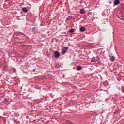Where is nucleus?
<instances>
[{
  "instance_id": "1",
  "label": "nucleus",
  "mask_w": 124,
  "mask_h": 124,
  "mask_svg": "<svg viewBox=\"0 0 124 124\" xmlns=\"http://www.w3.org/2000/svg\"><path fill=\"white\" fill-rule=\"evenodd\" d=\"M99 61H100V58L98 56L93 57L91 59L92 62H98Z\"/></svg>"
},
{
  "instance_id": "2",
  "label": "nucleus",
  "mask_w": 124,
  "mask_h": 124,
  "mask_svg": "<svg viewBox=\"0 0 124 124\" xmlns=\"http://www.w3.org/2000/svg\"><path fill=\"white\" fill-rule=\"evenodd\" d=\"M54 57L56 58L60 57V52L58 51L54 52Z\"/></svg>"
},
{
  "instance_id": "3",
  "label": "nucleus",
  "mask_w": 124,
  "mask_h": 124,
  "mask_svg": "<svg viewBox=\"0 0 124 124\" xmlns=\"http://www.w3.org/2000/svg\"><path fill=\"white\" fill-rule=\"evenodd\" d=\"M68 50V46H66L62 50V54H63V55H64V54H65V53H66V50Z\"/></svg>"
},
{
  "instance_id": "4",
  "label": "nucleus",
  "mask_w": 124,
  "mask_h": 124,
  "mask_svg": "<svg viewBox=\"0 0 124 124\" xmlns=\"http://www.w3.org/2000/svg\"><path fill=\"white\" fill-rule=\"evenodd\" d=\"M114 4L115 5H119V4H120V0H115L114 1Z\"/></svg>"
},
{
  "instance_id": "5",
  "label": "nucleus",
  "mask_w": 124,
  "mask_h": 124,
  "mask_svg": "<svg viewBox=\"0 0 124 124\" xmlns=\"http://www.w3.org/2000/svg\"><path fill=\"white\" fill-rule=\"evenodd\" d=\"M116 58L114 56H109V60L111 61V62H115Z\"/></svg>"
},
{
  "instance_id": "6",
  "label": "nucleus",
  "mask_w": 124,
  "mask_h": 124,
  "mask_svg": "<svg viewBox=\"0 0 124 124\" xmlns=\"http://www.w3.org/2000/svg\"><path fill=\"white\" fill-rule=\"evenodd\" d=\"M85 30H86V29L84 27H81L79 29L80 31H81L82 32H83V31H85Z\"/></svg>"
},
{
  "instance_id": "7",
  "label": "nucleus",
  "mask_w": 124,
  "mask_h": 124,
  "mask_svg": "<svg viewBox=\"0 0 124 124\" xmlns=\"http://www.w3.org/2000/svg\"><path fill=\"white\" fill-rule=\"evenodd\" d=\"M22 11L25 13H27V12H28V9L25 7H23L22 8Z\"/></svg>"
},
{
  "instance_id": "8",
  "label": "nucleus",
  "mask_w": 124,
  "mask_h": 124,
  "mask_svg": "<svg viewBox=\"0 0 124 124\" xmlns=\"http://www.w3.org/2000/svg\"><path fill=\"white\" fill-rule=\"evenodd\" d=\"M82 67L80 66H78L77 67V70H78V71H80V70H82Z\"/></svg>"
},
{
  "instance_id": "9",
  "label": "nucleus",
  "mask_w": 124,
  "mask_h": 124,
  "mask_svg": "<svg viewBox=\"0 0 124 124\" xmlns=\"http://www.w3.org/2000/svg\"><path fill=\"white\" fill-rule=\"evenodd\" d=\"M80 13L81 14H84V13H85V10L83 9H81L80 10Z\"/></svg>"
},
{
  "instance_id": "10",
  "label": "nucleus",
  "mask_w": 124,
  "mask_h": 124,
  "mask_svg": "<svg viewBox=\"0 0 124 124\" xmlns=\"http://www.w3.org/2000/svg\"><path fill=\"white\" fill-rule=\"evenodd\" d=\"M69 32H70V33H72V32H74V29L73 28L69 30Z\"/></svg>"
},
{
  "instance_id": "11",
  "label": "nucleus",
  "mask_w": 124,
  "mask_h": 124,
  "mask_svg": "<svg viewBox=\"0 0 124 124\" xmlns=\"http://www.w3.org/2000/svg\"><path fill=\"white\" fill-rule=\"evenodd\" d=\"M3 70L6 71V70H7V66L4 65V68H3Z\"/></svg>"
},
{
  "instance_id": "12",
  "label": "nucleus",
  "mask_w": 124,
  "mask_h": 124,
  "mask_svg": "<svg viewBox=\"0 0 124 124\" xmlns=\"http://www.w3.org/2000/svg\"><path fill=\"white\" fill-rule=\"evenodd\" d=\"M66 123H67V124H74V123L71 122H70V121H67Z\"/></svg>"
},
{
  "instance_id": "13",
  "label": "nucleus",
  "mask_w": 124,
  "mask_h": 124,
  "mask_svg": "<svg viewBox=\"0 0 124 124\" xmlns=\"http://www.w3.org/2000/svg\"><path fill=\"white\" fill-rule=\"evenodd\" d=\"M12 71H13V72H14L15 73H16V70L15 69V68H12Z\"/></svg>"
},
{
  "instance_id": "14",
  "label": "nucleus",
  "mask_w": 124,
  "mask_h": 124,
  "mask_svg": "<svg viewBox=\"0 0 124 124\" xmlns=\"http://www.w3.org/2000/svg\"><path fill=\"white\" fill-rule=\"evenodd\" d=\"M66 19L67 20H70V19H71V16H68Z\"/></svg>"
},
{
  "instance_id": "15",
  "label": "nucleus",
  "mask_w": 124,
  "mask_h": 124,
  "mask_svg": "<svg viewBox=\"0 0 124 124\" xmlns=\"http://www.w3.org/2000/svg\"><path fill=\"white\" fill-rule=\"evenodd\" d=\"M59 63H57L55 64V67H56V68H59Z\"/></svg>"
},
{
  "instance_id": "16",
  "label": "nucleus",
  "mask_w": 124,
  "mask_h": 124,
  "mask_svg": "<svg viewBox=\"0 0 124 124\" xmlns=\"http://www.w3.org/2000/svg\"><path fill=\"white\" fill-rule=\"evenodd\" d=\"M4 101L5 102H8V100H7V99H5Z\"/></svg>"
},
{
  "instance_id": "17",
  "label": "nucleus",
  "mask_w": 124,
  "mask_h": 124,
  "mask_svg": "<svg viewBox=\"0 0 124 124\" xmlns=\"http://www.w3.org/2000/svg\"><path fill=\"white\" fill-rule=\"evenodd\" d=\"M122 92L124 93V87H123V88L122 89Z\"/></svg>"
},
{
  "instance_id": "18",
  "label": "nucleus",
  "mask_w": 124,
  "mask_h": 124,
  "mask_svg": "<svg viewBox=\"0 0 124 124\" xmlns=\"http://www.w3.org/2000/svg\"><path fill=\"white\" fill-rule=\"evenodd\" d=\"M32 71H33V72H35V69H33Z\"/></svg>"
},
{
  "instance_id": "19",
  "label": "nucleus",
  "mask_w": 124,
  "mask_h": 124,
  "mask_svg": "<svg viewBox=\"0 0 124 124\" xmlns=\"http://www.w3.org/2000/svg\"><path fill=\"white\" fill-rule=\"evenodd\" d=\"M26 119H29V116H27Z\"/></svg>"
},
{
  "instance_id": "20",
  "label": "nucleus",
  "mask_w": 124,
  "mask_h": 124,
  "mask_svg": "<svg viewBox=\"0 0 124 124\" xmlns=\"http://www.w3.org/2000/svg\"><path fill=\"white\" fill-rule=\"evenodd\" d=\"M1 76H2L1 74H0V77H1Z\"/></svg>"
},
{
  "instance_id": "21",
  "label": "nucleus",
  "mask_w": 124,
  "mask_h": 124,
  "mask_svg": "<svg viewBox=\"0 0 124 124\" xmlns=\"http://www.w3.org/2000/svg\"><path fill=\"white\" fill-rule=\"evenodd\" d=\"M115 96H118V95H117V94H116V95H115Z\"/></svg>"
}]
</instances>
